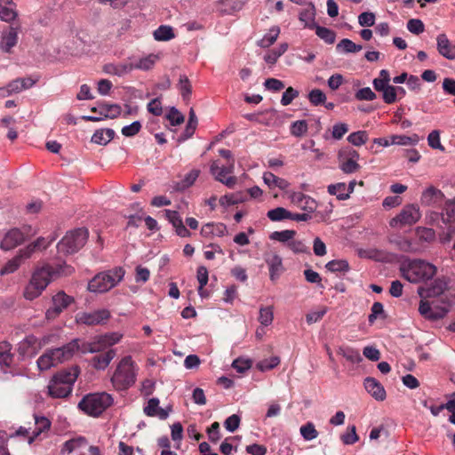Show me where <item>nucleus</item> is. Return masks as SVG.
I'll return each mask as SVG.
<instances>
[{"label":"nucleus","instance_id":"60","mask_svg":"<svg viewBox=\"0 0 455 455\" xmlns=\"http://www.w3.org/2000/svg\"><path fill=\"white\" fill-rule=\"evenodd\" d=\"M355 99L358 100H373L377 98L376 93L370 88L364 87L358 90L355 95Z\"/></svg>","mask_w":455,"mask_h":455},{"label":"nucleus","instance_id":"4","mask_svg":"<svg viewBox=\"0 0 455 455\" xmlns=\"http://www.w3.org/2000/svg\"><path fill=\"white\" fill-rule=\"evenodd\" d=\"M136 375L131 356H124L118 363L112 378L113 386L118 390H125L135 383Z\"/></svg>","mask_w":455,"mask_h":455},{"label":"nucleus","instance_id":"47","mask_svg":"<svg viewBox=\"0 0 455 455\" xmlns=\"http://www.w3.org/2000/svg\"><path fill=\"white\" fill-rule=\"evenodd\" d=\"M22 262V259L17 254L10 259L0 270L1 275H5L15 272Z\"/></svg>","mask_w":455,"mask_h":455},{"label":"nucleus","instance_id":"37","mask_svg":"<svg viewBox=\"0 0 455 455\" xmlns=\"http://www.w3.org/2000/svg\"><path fill=\"white\" fill-rule=\"evenodd\" d=\"M100 343H102V346L105 349H107L109 347H112L113 345L118 343L123 335L119 332H108L102 335H98Z\"/></svg>","mask_w":455,"mask_h":455},{"label":"nucleus","instance_id":"50","mask_svg":"<svg viewBox=\"0 0 455 455\" xmlns=\"http://www.w3.org/2000/svg\"><path fill=\"white\" fill-rule=\"evenodd\" d=\"M179 86L183 100H188L192 92V87L186 75L180 76Z\"/></svg>","mask_w":455,"mask_h":455},{"label":"nucleus","instance_id":"2","mask_svg":"<svg viewBox=\"0 0 455 455\" xmlns=\"http://www.w3.org/2000/svg\"><path fill=\"white\" fill-rule=\"evenodd\" d=\"M402 275L411 283H419L431 279L436 272V267L425 260L413 259L400 267Z\"/></svg>","mask_w":455,"mask_h":455},{"label":"nucleus","instance_id":"25","mask_svg":"<svg viewBox=\"0 0 455 455\" xmlns=\"http://www.w3.org/2000/svg\"><path fill=\"white\" fill-rule=\"evenodd\" d=\"M133 70V64L131 62H122L118 64L108 63L103 67V71L108 75L123 76Z\"/></svg>","mask_w":455,"mask_h":455},{"label":"nucleus","instance_id":"12","mask_svg":"<svg viewBox=\"0 0 455 455\" xmlns=\"http://www.w3.org/2000/svg\"><path fill=\"white\" fill-rule=\"evenodd\" d=\"M78 341L79 339H74L60 347L48 349L54 363L57 365L72 358L78 348Z\"/></svg>","mask_w":455,"mask_h":455},{"label":"nucleus","instance_id":"57","mask_svg":"<svg viewBox=\"0 0 455 455\" xmlns=\"http://www.w3.org/2000/svg\"><path fill=\"white\" fill-rule=\"evenodd\" d=\"M339 161V168L346 174L356 172L360 169V165L355 161L342 159Z\"/></svg>","mask_w":455,"mask_h":455},{"label":"nucleus","instance_id":"19","mask_svg":"<svg viewBox=\"0 0 455 455\" xmlns=\"http://www.w3.org/2000/svg\"><path fill=\"white\" fill-rule=\"evenodd\" d=\"M265 261L269 268L270 280L275 281L284 271L282 258L278 254H267L265 256Z\"/></svg>","mask_w":455,"mask_h":455},{"label":"nucleus","instance_id":"5","mask_svg":"<svg viewBox=\"0 0 455 455\" xmlns=\"http://www.w3.org/2000/svg\"><path fill=\"white\" fill-rule=\"evenodd\" d=\"M113 403L112 396L108 393H95L85 395L78 403V408L93 417L100 415Z\"/></svg>","mask_w":455,"mask_h":455},{"label":"nucleus","instance_id":"3","mask_svg":"<svg viewBox=\"0 0 455 455\" xmlns=\"http://www.w3.org/2000/svg\"><path fill=\"white\" fill-rule=\"evenodd\" d=\"M124 274L125 271L122 267L99 273L89 282L88 291L96 293L106 292L120 283Z\"/></svg>","mask_w":455,"mask_h":455},{"label":"nucleus","instance_id":"30","mask_svg":"<svg viewBox=\"0 0 455 455\" xmlns=\"http://www.w3.org/2000/svg\"><path fill=\"white\" fill-rule=\"evenodd\" d=\"M88 442L85 437L79 436L73 438L64 443L60 452L61 454H70L71 452L78 451L82 448H85Z\"/></svg>","mask_w":455,"mask_h":455},{"label":"nucleus","instance_id":"56","mask_svg":"<svg viewBox=\"0 0 455 455\" xmlns=\"http://www.w3.org/2000/svg\"><path fill=\"white\" fill-rule=\"evenodd\" d=\"M308 100L314 106H319L325 103L326 100V95L325 93L320 90V89H313L308 93Z\"/></svg>","mask_w":455,"mask_h":455},{"label":"nucleus","instance_id":"49","mask_svg":"<svg viewBox=\"0 0 455 455\" xmlns=\"http://www.w3.org/2000/svg\"><path fill=\"white\" fill-rule=\"evenodd\" d=\"M158 57L155 54H149L148 56L140 59L136 64H133V69L149 70L153 68Z\"/></svg>","mask_w":455,"mask_h":455},{"label":"nucleus","instance_id":"16","mask_svg":"<svg viewBox=\"0 0 455 455\" xmlns=\"http://www.w3.org/2000/svg\"><path fill=\"white\" fill-rule=\"evenodd\" d=\"M37 338L34 335L27 336L22 341L18 344L17 352L19 354V360L23 361L25 356H33L37 354L36 348Z\"/></svg>","mask_w":455,"mask_h":455},{"label":"nucleus","instance_id":"64","mask_svg":"<svg viewBox=\"0 0 455 455\" xmlns=\"http://www.w3.org/2000/svg\"><path fill=\"white\" fill-rule=\"evenodd\" d=\"M416 233L421 241L431 242L435 239V234L432 228L419 227Z\"/></svg>","mask_w":455,"mask_h":455},{"label":"nucleus","instance_id":"23","mask_svg":"<svg viewBox=\"0 0 455 455\" xmlns=\"http://www.w3.org/2000/svg\"><path fill=\"white\" fill-rule=\"evenodd\" d=\"M18 27H9L8 30L4 31L0 43L3 52L9 53L12 52V47L16 45L18 42Z\"/></svg>","mask_w":455,"mask_h":455},{"label":"nucleus","instance_id":"63","mask_svg":"<svg viewBox=\"0 0 455 455\" xmlns=\"http://www.w3.org/2000/svg\"><path fill=\"white\" fill-rule=\"evenodd\" d=\"M358 23L362 27H371L375 23V14L371 12H362L358 16Z\"/></svg>","mask_w":455,"mask_h":455},{"label":"nucleus","instance_id":"39","mask_svg":"<svg viewBox=\"0 0 455 455\" xmlns=\"http://www.w3.org/2000/svg\"><path fill=\"white\" fill-rule=\"evenodd\" d=\"M153 35L156 41H168L175 36L172 27L166 25L160 26Z\"/></svg>","mask_w":455,"mask_h":455},{"label":"nucleus","instance_id":"27","mask_svg":"<svg viewBox=\"0 0 455 455\" xmlns=\"http://www.w3.org/2000/svg\"><path fill=\"white\" fill-rule=\"evenodd\" d=\"M263 181L270 189L278 188L281 190H286L290 186L286 180L277 177L270 172H264Z\"/></svg>","mask_w":455,"mask_h":455},{"label":"nucleus","instance_id":"32","mask_svg":"<svg viewBox=\"0 0 455 455\" xmlns=\"http://www.w3.org/2000/svg\"><path fill=\"white\" fill-rule=\"evenodd\" d=\"M200 174L199 170H192L190 172H188L182 180L173 182L172 189L174 191H184L188 188L191 187L194 182L196 180Z\"/></svg>","mask_w":455,"mask_h":455},{"label":"nucleus","instance_id":"24","mask_svg":"<svg viewBox=\"0 0 455 455\" xmlns=\"http://www.w3.org/2000/svg\"><path fill=\"white\" fill-rule=\"evenodd\" d=\"M315 7L312 3L299 13V20L304 24V28L314 29L316 27L315 22Z\"/></svg>","mask_w":455,"mask_h":455},{"label":"nucleus","instance_id":"58","mask_svg":"<svg viewBox=\"0 0 455 455\" xmlns=\"http://www.w3.org/2000/svg\"><path fill=\"white\" fill-rule=\"evenodd\" d=\"M166 118L173 126L181 124L185 120L184 116L175 107H172L170 108L169 113L166 115Z\"/></svg>","mask_w":455,"mask_h":455},{"label":"nucleus","instance_id":"40","mask_svg":"<svg viewBox=\"0 0 455 455\" xmlns=\"http://www.w3.org/2000/svg\"><path fill=\"white\" fill-rule=\"evenodd\" d=\"M314 29L315 30L317 36L323 40L326 44H331L335 42L336 33L333 30L325 27H321L319 25H316Z\"/></svg>","mask_w":455,"mask_h":455},{"label":"nucleus","instance_id":"6","mask_svg":"<svg viewBox=\"0 0 455 455\" xmlns=\"http://www.w3.org/2000/svg\"><path fill=\"white\" fill-rule=\"evenodd\" d=\"M89 232L84 228H79L67 232L65 236L58 243L57 248L64 254H73L84 246Z\"/></svg>","mask_w":455,"mask_h":455},{"label":"nucleus","instance_id":"9","mask_svg":"<svg viewBox=\"0 0 455 455\" xmlns=\"http://www.w3.org/2000/svg\"><path fill=\"white\" fill-rule=\"evenodd\" d=\"M49 284V273L45 269L37 268L32 275V277L25 287L24 297L28 300H33L39 297L43 291Z\"/></svg>","mask_w":455,"mask_h":455},{"label":"nucleus","instance_id":"36","mask_svg":"<svg viewBox=\"0 0 455 455\" xmlns=\"http://www.w3.org/2000/svg\"><path fill=\"white\" fill-rule=\"evenodd\" d=\"M121 114V107L118 104H102L100 107V115L103 118H116Z\"/></svg>","mask_w":455,"mask_h":455},{"label":"nucleus","instance_id":"38","mask_svg":"<svg viewBox=\"0 0 455 455\" xmlns=\"http://www.w3.org/2000/svg\"><path fill=\"white\" fill-rule=\"evenodd\" d=\"M280 33V28L276 26L272 27L268 33L259 42V45L262 48H267L272 45L277 39Z\"/></svg>","mask_w":455,"mask_h":455},{"label":"nucleus","instance_id":"8","mask_svg":"<svg viewBox=\"0 0 455 455\" xmlns=\"http://www.w3.org/2000/svg\"><path fill=\"white\" fill-rule=\"evenodd\" d=\"M421 218L419 207L417 204H407L401 212L389 220V226L393 228L402 229L416 224Z\"/></svg>","mask_w":455,"mask_h":455},{"label":"nucleus","instance_id":"44","mask_svg":"<svg viewBox=\"0 0 455 455\" xmlns=\"http://www.w3.org/2000/svg\"><path fill=\"white\" fill-rule=\"evenodd\" d=\"M296 234L297 233L295 230H290V229H286V230H283V231H275L270 235V239L287 244L291 239L294 238Z\"/></svg>","mask_w":455,"mask_h":455},{"label":"nucleus","instance_id":"46","mask_svg":"<svg viewBox=\"0 0 455 455\" xmlns=\"http://www.w3.org/2000/svg\"><path fill=\"white\" fill-rule=\"evenodd\" d=\"M288 49V44L283 43L279 45L277 49H273L265 55L264 60L268 64H275L278 58L282 56Z\"/></svg>","mask_w":455,"mask_h":455},{"label":"nucleus","instance_id":"59","mask_svg":"<svg viewBox=\"0 0 455 455\" xmlns=\"http://www.w3.org/2000/svg\"><path fill=\"white\" fill-rule=\"evenodd\" d=\"M307 131V124L305 120H299L292 123L291 126V133L295 137H301Z\"/></svg>","mask_w":455,"mask_h":455},{"label":"nucleus","instance_id":"28","mask_svg":"<svg viewBox=\"0 0 455 455\" xmlns=\"http://www.w3.org/2000/svg\"><path fill=\"white\" fill-rule=\"evenodd\" d=\"M234 170L235 159H232L227 166L220 167L218 161H213L210 166V172L215 177L216 180H222V177L233 173Z\"/></svg>","mask_w":455,"mask_h":455},{"label":"nucleus","instance_id":"31","mask_svg":"<svg viewBox=\"0 0 455 455\" xmlns=\"http://www.w3.org/2000/svg\"><path fill=\"white\" fill-rule=\"evenodd\" d=\"M17 16L12 0H0V18L2 20L10 22Z\"/></svg>","mask_w":455,"mask_h":455},{"label":"nucleus","instance_id":"62","mask_svg":"<svg viewBox=\"0 0 455 455\" xmlns=\"http://www.w3.org/2000/svg\"><path fill=\"white\" fill-rule=\"evenodd\" d=\"M382 98L385 103L392 104L396 101V88L388 84L382 92Z\"/></svg>","mask_w":455,"mask_h":455},{"label":"nucleus","instance_id":"15","mask_svg":"<svg viewBox=\"0 0 455 455\" xmlns=\"http://www.w3.org/2000/svg\"><path fill=\"white\" fill-rule=\"evenodd\" d=\"M419 312L424 318L435 321L444 317L449 309L446 307H432L425 299H422L419 302Z\"/></svg>","mask_w":455,"mask_h":455},{"label":"nucleus","instance_id":"48","mask_svg":"<svg viewBox=\"0 0 455 455\" xmlns=\"http://www.w3.org/2000/svg\"><path fill=\"white\" fill-rule=\"evenodd\" d=\"M347 140L349 143L355 147H360L366 143L368 140V133L366 131H358L355 132H352L347 137Z\"/></svg>","mask_w":455,"mask_h":455},{"label":"nucleus","instance_id":"52","mask_svg":"<svg viewBox=\"0 0 455 455\" xmlns=\"http://www.w3.org/2000/svg\"><path fill=\"white\" fill-rule=\"evenodd\" d=\"M37 366L40 371L49 370L51 367L55 366L52 357L48 350H46L38 359H37Z\"/></svg>","mask_w":455,"mask_h":455},{"label":"nucleus","instance_id":"43","mask_svg":"<svg viewBox=\"0 0 455 455\" xmlns=\"http://www.w3.org/2000/svg\"><path fill=\"white\" fill-rule=\"evenodd\" d=\"M338 353L353 363H358L363 360L359 351L351 347H339Z\"/></svg>","mask_w":455,"mask_h":455},{"label":"nucleus","instance_id":"10","mask_svg":"<svg viewBox=\"0 0 455 455\" xmlns=\"http://www.w3.org/2000/svg\"><path fill=\"white\" fill-rule=\"evenodd\" d=\"M441 220L443 224L447 227V231H443L441 234L442 243L450 242L455 232V228L452 224L455 221V203L454 200H449L446 202L445 206L441 212Z\"/></svg>","mask_w":455,"mask_h":455},{"label":"nucleus","instance_id":"13","mask_svg":"<svg viewBox=\"0 0 455 455\" xmlns=\"http://www.w3.org/2000/svg\"><path fill=\"white\" fill-rule=\"evenodd\" d=\"M74 299L67 295L64 291H59L52 297V307L47 309L45 315L47 319H54L57 317L65 308H67Z\"/></svg>","mask_w":455,"mask_h":455},{"label":"nucleus","instance_id":"11","mask_svg":"<svg viewBox=\"0 0 455 455\" xmlns=\"http://www.w3.org/2000/svg\"><path fill=\"white\" fill-rule=\"evenodd\" d=\"M110 318V312L108 309H99L93 312H81L76 315V320L78 323L85 325L103 324Z\"/></svg>","mask_w":455,"mask_h":455},{"label":"nucleus","instance_id":"34","mask_svg":"<svg viewBox=\"0 0 455 455\" xmlns=\"http://www.w3.org/2000/svg\"><path fill=\"white\" fill-rule=\"evenodd\" d=\"M389 242L403 252H417L419 251L418 248L412 244L411 241L403 236L390 237Z\"/></svg>","mask_w":455,"mask_h":455},{"label":"nucleus","instance_id":"42","mask_svg":"<svg viewBox=\"0 0 455 455\" xmlns=\"http://www.w3.org/2000/svg\"><path fill=\"white\" fill-rule=\"evenodd\" d=\"M267 216L272 221H281L285 219L291 217V212L283 207H276L267 212Z\"/></svg>","mask_w":455,"mask_h":455},{"label":"nucleus","instance_id":"18","mask_svg":"<svg viewBox=\"0 0 455 455\" xmlns=\"http://www.w3.org/2000/svg\"><path fill=\"white\" fill-rule=\"evenodd\" d=\"M366 391L377 401H384L387 394L382 384L375 378L367 377L363 382Z\"/></svg>","mask_w":455,"mask_h":455},{"label":"nucleus","instance_id":"21","mask_svg":"<svg viewBox=\"0 0 455 455\" xmlns=\"http://www.w3.org/2000/svg\"><path fill=\"white\" fill-rule=\"evenodd\" d=\"M166 219L172 223L175 228L176 234L180 237H188L190 235V232L184 226L183 221L176 211L164 210Z\"/></svg>","mask_w":455,"mask_h":455},{"label":"nucleus","instance_id":"61","mask_svg":"<svg viewBox=\"0 0 455 455\" xmlns=\"http://www.w3.org/2000/svg\"><path fill=\"white\" fill-rule=\"evenodd\" d=\"M287 247L294 253H309L308 247L300 240L291 239L287 243Z\"/></svg>","mask_w":455,"mask_h":455},{"label":"nucleus","instance_id":"51","mask_svg":"<svg viewBox=\"0 0 455 455\" xmlns=\"http://www.w3.org/2000/svg\"><path fill=\"white\" fill-rule=\"evenodd\" d=\"M299 431H300V435L307 441H311L313 439H315L318 435V432L316 431L314 424L311 422H307V424L303 425L300 427Z\"/></svg>","mask_w":455,"mask_h":455},{"label":"nucleus","instance_id":"45","mask_svg":"<svg viewBox=\"0 0 455 455\" xmlns=\"http://www.w3.org/2000/svg\"><path fill=\"white\" fill-rule=\"evenodd\" d=\"M346 190L347 185L343 182L328 186L329 194L336 196L339 200H346L349 197L348 194H346Z\"/></svg>","mask_w":455,"mask_h":455},{"label":"nucleus","instance_id":"14","mask_svg":"<svg viewBox=\"0 0 455 455\" xmlns=\"http://www.w3.org/2000/svg\"><path fill=\"white\" fill-rule=\"evenodd\" d=\"M447 289V282L444 278H436L430 284L418 288V293L421 299L437 297Z\"/></svg>","mask_w":455,"mask_h":455},{"label":"nucleus","instance_id":"33","mask_svg":"<svg viewBox=\"0 0 455 455\" xmlns=\"http://www.w3.org/2000/svg\"><path fill=\"white\" fill-rule=\"evenodd\" d=\"M12 345L6 341L0 342V366L11 367L14 355L11 352Z\"/></svg>","mask_w":455,"mask_h":455},{"label":"nucleus","instance_id":"29","mask_svg":"<svg viewBox=\"0 0 455 455\" xmlns=\"http://www.w3.org/2000/svg\"><path fill=\"white\" fill-rule=\"evenodd\" d=\"M116 135V132L111 128L99 129L93 133L91 141L92 143L106 146L110 142Z\"/></svg>","mask_w":455,"mask_h":455},{"label":"nucleus","instance_id":"55","mask_svg":"<svg viewBox=\"0 0 455 455\" xmlns=\"http://www.w3.org/2000/svg\"><path fill=\"white\" fill-rule=\"evenodd\" d=\"M418 142L417 135L409 137L406 135H392L390 137V143L394 145H411Z\"/></svg>","mask_w":455,"mask_h":455},{"label":"nucleus","instance_id":"26","mask_svg":"<svg viewBox=\"0 0 455 455\" xmlns=\"http://www.w3.org/2000/svg\"><path fill=\"white\" fill-rule=\"evenodd\" d=\"M437 50L438 52L448 60L455 59V51L453 50L446 35L440 34L437 38Z\"/></svg>","mask_w":455,"mask_h":455},{"label":"nucleus","instance_id":"1","mask_svg":"<svg viewBox=\"0 0 455 455\" xmlns=\"http://www.w3.org/2000/svg\"><path fill=\"white\" fill-rule=\"evenodd\" d=\"M79 373L80 371L77 366L58 371L53 375L47 387L49 395L53 398L68 396Z\"/></svg>","mask_w":455,"mask_h":455},{"label":"nucleus","instance_id":"17","mask_svg":"<svg viewBox=\"0 0 455 455\" xmlns=\"http://www.w3.org/2000/svg\"><path fill=\"white\" fill-rule=\"evenodd\" d=\"M39 269H45L49 273V283L52 279L68 276L75 271L74 267L66 262L58 263L56 265L45 264Z\"/></svg>","mask_w":455,"mask_h":455},{"label":"nucleus","instance_id":"20","mask_svg":"<svg viewBox=\"0 0 455 455\" xmlns=\"http://www.w3.org/2000/svg\"><path fill=\"white\" fill-rule=\"evenodd\" d=\"M116 355V350L110 348L104 353L94 355L91 361L90 364L98 371H104L108 368L110 362Z\"/></svg>","mask_w":455,"mask_h":455},{"label":"nucleus","instance_id":"22","mask_svg":"<svg viewBox=\"0 0 455 455\" xmlns=\"http://www.w3.org/2000/svg\"><path fill=\"white\" fill-rule=\"evenodd\" d=\"M444 195L440 189L429 187L423 191L420 201L424 205L432 206L442 203Z\"/></svg>","mask_w":455,"mask_h":455},{"label":"nucleus","instance_id":"35","mask_svg":"<svg viewBox=\"0 0 455 455\" xmlns=\"http://www.w3.org/2000/svg\"><path fill=\"white\" fill-rule=\"evenodd\" d=\"M363 49V46L360 44H355L348 38L342 39L337 45L336 50L339 52L343 53H355L360 52Z\"/></svg>","mask_w":455,"mask_h":455},{"label":"nucleus","instance_id":"7","mask_svg":"<svg viewBox=\"0 0 455 455\" xmlns=\"http://www.w3.org/2000/svg\"><path fill=\"white\" fill-rule=\"evenodd\" d=\"M37 234V229L30 225L13 228L7 231L1 242L0 247L4 251H10L22 244Z\"/></svg>","mask_w":455,"mask_h":455},{"label":"nucleus","instance_id":"41","mask_svg":"<svg viewBox=\"0 0 455 455\" xmlns=\"http://www.w3.org/2000/svg\"><path fill=\"white\" fill-rule=\"evenodd\" d=\"M325 267L328 271L332 272V273H336V272H344L345 273L350 269L348 262L345 259L331 260L325 265Z\"/></svg>","mask_w":455,"mask_h":455},{"label":"nucleus","instance_id":"53","mask_svg":"<svg viewBox=\"0 0 455 455\" xmlns=\"http://www.w3.org/2000/svg\"><path fill=\"white\" fill-rule=\"evenodd\" d=\"M274 319V313L272 307H261L259 309V321L264 326H268L272 323Z\"/></svg>","mask_w":455,"mask_h":455},{"label":"nucleus","instance_id":"54","mask_svg":"<svg viewBox=\"0 0 455 455\" xmlns=\"http://www.w3.org/2000/svg\"><path fill=\"white\" fill-rule=\"evenodd\" d=\"M341 441L346 445L354 444L359 440V437L356 434V427L355 425H352L347 427V432L341 435L340 436Z\"/></svg>","mask_w":455,"mask_h":455}]
</instances>
